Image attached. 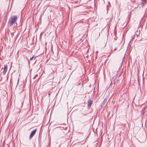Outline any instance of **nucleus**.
Listing matches in <instances>:
<instances>
[{
  "label": "nucleus",
  "instance_id": "obj_5",
  "mask_svg": "<svg viewBox=\"0 0 147 147\" xmlns=\"http://www.w3.org/2000/svg\"><path fill=\"white\" fill-rule=\"evenodd\" d=\"M142 1L145 2V3L146 4L147 2V0H142Z\"/></svg>",
  "mask_w": 147,
  "mask_h": 147
},
{
  "label": "nucleus",
  "instance_id": "obj_7",
  "mask_svg": "<svg viewBox=\"0 0 147 147\" xmlns=\"http://www.w3.org/2000/svg\"><path fill=\"white\" fill-rule=\"evenodd\" d=\"M146 106H145L144 107V109H145L146 108Z\"/></svg>",
  "mask_w": 147,
  "mask_h": 147
},
{
  "label": "nucleus",
  "instance_id": "obj_3",
  "mask_svg": "<svg viewBox=\"0 0 147 147\" xmlns=\"http://www.w3.org/2000/svg\"><path fill=\"white\" fill-rule=\"evenodd\" d=\"M36 129H35L31 133L30 136V138L31 139L34 135L36 131Z\"/></svg>",
  "mask_w": 147,
  "mask_h": 147
},
{
  "label": "nucleus",
  "instance_id": "obj_10",
  "mask_svg": "<svg viewBox=\"0 0 147 147\" xmlns=\"http://www.w3.org/2000/svg\"><path fill=\"white\" fill-rule=\"evenodd\" d=\"M116 82H114V84H115V83H116Z\"/></svg>",
  "mask_w": 147,
  "mask_h": 147
},
{
  "label": "nucleus",
  "instance_id": "obj_1",
  "mask_svg": "<svg viewBox=\"0 0 147 147\" xmlns=\"http://www.w3.org/2000/svg\"><path fill=\"white\" fill-rule=\"evenodd\" d=\"M17 19V17L16 16H13L11 17L9 22V26H11L15 23H16V20Z\"/></svg>",
  "mask_w": 147,
  "mask_h": 147
},
{
  "label": "nucleus",
  "instance_id": "obj_8",
  "mask_svg": "<svg viewBox=\"0 0 147 147\" xmlns=\"http://www.w3.org/2000/svg\"><path fill=\"white\" fill-rule=\"evenodd\" d=\"M8 78L7 77V79L8 80Z\"/></svg>",
  "mask_w": 147,
  "mask_h": 147
},
{
  "label": "nucleus",
  "instance_id": "obj_2",
  "mask_svg": "<svg viewBox=\"0 0 147 147\" xmlns=\"http://www.w3.org/2000/svg\"><path fill=\"white\" fill-rule=\"evenodd\" d=\"M8 66L7 65H5L3 69V71L2 72L3 75H4L5 74L7 69Z\"/></svg>",
  "mask_w": 147,
  "mask_h": 147
},
{
  "label": "nucleus",
  "instance_id": "obj_4",
  "mask_svg": "<svg viewBox=\"0 0 147 147\" xmlns=\"http://www.w3.org/2000/svg\"><path fill=\"white\" fill-rule=\"evenodd\" d=\"M92 104V101L91 100H89L88 101V107L89 109Z\"/></svg>",
  "mask_w": 147,
  "mask_h": 147
},
{
  "label": "nucleus",
  "instance_id": "obj_6",
  "mask_svg": "<svg viewBox=\"0 0 147 147\" xmlns=\"http://www.w3.org/2000/svg\"><path fill=\"white\" fill-rule=\"evenodd\" d=\"M34 56H33L32 58H31L30 59V60H32L34 58Z\"/></svg>",
  "mask_w": 147,
  "mask_h": 147
},
{
  "label": "nucleus",
  "instance_id": "obj_9",
  "mask_svg": "<svg viewBox=\"0 0 147 147\" xmlns=\"http://www.w3.org/2000/svg\"><path fill=\"white\" fill-rule=\"evenodd\" d=\"M19 79H18V82H19Z\"/></svg>",
  "mask_w": 147,
  "mask_h": 147
}]
</instances>
